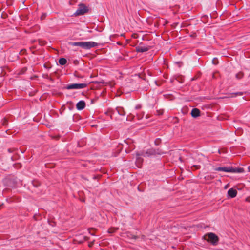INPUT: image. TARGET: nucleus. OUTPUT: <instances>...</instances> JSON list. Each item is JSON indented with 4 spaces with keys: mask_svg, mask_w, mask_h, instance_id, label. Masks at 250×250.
<instances>
[{
    "mask_svg": "<svg viewBox=\"0 0 250 250\" xmlns=\"http://www.w3.org/2000/svg\"><path fill=\"white\" fill-rule=\"evenodd\" d=\"M164 153L162 150L160 149H155L153 148H150L146 149H144L140 151H138L136 153V160L138 162L142 163L143 162V159L141 157H151L153 156L156 155H162Z\"/></svg>",
    "mask_w": 250,
    "mask_h": 250,
    "instance_id": "f257e3e1",
    "label": "nucleus"
},
{
    "mask_svg": "<svg viewBox=\"0 0 250 250\" xmlns=\"http://www.w3.org/2000/svg\"><path fill=\"white\" fill-rule=\"evenodd\" d=\"M99 43L93 41L79 42V47L84 49H90L92 47L97 46Z\"/></svg>",
    "mask_w": 250,
    "mask_h": 250,
    "instance_id": "f03ea898",
    "label": "nucleus"
},
{
    "mask_svg": "<svg viewBox=\"0 0 250 250\" xmlns=\"http://www.w3.org/2000/svg\"><path fill=\"white\" fill-rule=\"evenodd\" d=\"M208 237V241L212 245H216L219 241V237L217 235L213 232H208L206 234Z\"/></svg>",
    "mask_w": 250,
    "mask_h": 250,
    "instance_id": "7ed1b4c3",
    "label": "nucleus"
},
{
    "mask_svg": "<svg viewBox=\"0 0 250 250\" xmlns=\"http://www.w3.org/2000/svg\"><path fill=\"white\" fill-rule=\"evenodd\" d=\"M91 77V76H87L86 78H85L83 83H79V90L89 88L88 85L92 82L90 80Z\"/></svg>",
    "mask_w": 250,
    "mask_h": 250,
    "instance_id": "20e7f679",
    "label": "nucleus"
},
{
    "mask_svg": "<svg viewBox=\"0 0 250 250\" xmlns=\"http://www.w3.org/2000/svg\"><path fill=\"white\" fill-rule=\"evenodd\" d=\"M90 8L84 3H79V15H83L88 13Z\"/></svg>",
    "mask_w": 250,
    "mask_h": 250,
    "instance_id": "39448f33",
    "label": "nucleus"
},
{
    "mask_svg": "<svg viewBox=\"0 0 250 250\" xmlns=\"http://www.w3.org/2000/svg\"><path fill=\"white\" fill-rule=\"evenodd\" d=\"M142 42L140 43L139 46L136 47V50L137 52L143 53L147 51L149 49L148 46H141Z\"/></svg>",
    "mask_w": 250,
    "mask_h": 250,
    "instance_id": "423d86ee",
    "label": "nucleus"
},
{
    "mask_svg": "<svg viewBox=\"0 0 250 250\" xmlns=\"http://www.w3.org/2000/svg\"><path fill=\"white\" fill-rule=\"evenodd\" d=\"M237 192L236 189L231 188L228 191V196L229 198H233L236 196Z\"/></svg>",
    "mask_w": 250,
    "mask_h": 250,
    "instance_id": "0eeeda50",
    "label": "nucleus"
},
{
    "mask_svg": "<svg viewBox=\"0 0 250 250\" xmlns=\"http://www.w3.org/2000/svg\"><path fill=\"white\" fill-rule=\"evenodd\" d=\"M244 172V170L243 168L242 167H230V173H241Z\"/></svg>",
    "mask_w": 250,
    "mask_h": 250,
    "instance_id": "6e6552de",
    "label": "nucleus"
},
{
    "mask_svg": "<svg viewBox=\"0 0 250 250\" xmlns=\"http://www.w3.org/2000/svg\"><path fill=\"white\" fill-rule=\"evenodd\" d=\"M200 110L197 108H193L191 112V115L193 118H196L200 116Z\"/></svg>",
    "mask_w": 250,
    "mask_h": 250,
    "instance_id": "1a4fd4ad",
    "label": "nucleus"
},
{
    "mask_svg": "<svg viewBox=\"0 0 250 250\" xmlns=\"http://www.w3.org/2000/svg\"><path fill=\"white\" fill-rule=\"evenodd\" d=\"M215 170L218 171H223L225 172H230V167H216Z\"/></svg>",
    "mask_w": 250,
    "mask_h": 250,
    "instance_id": "9d476101",
    "label": "nucleus"
},
{
    "mask_svg": "<svg viewBox=\"0 0 250 250\" xmlns=\"http://www.w3.org/2000/svg\"><path fill=\"white\" fill-rule=\"evenodd\" d=\"M66 88L67 89H78V83H73L71 84H68L66 86Z\"/></svg>",
    "mask_w": 250,
    "mask_h": 250,
    "instance_id": "9b49d317",
    "label": "nucleus"
},
{
    "mask_svg": "<svg viewBox=\"0 0 250 250\" xmlns=\"http://www.w3.org/2000/svg\"><path fill=\"white\" fill-rule=\"evenodd\" d=\"M116 111L120 116H125V112L124 111L122 108H119L117 107L116 108Z\"/></svg>",
    "mask_w": 250,
    "mask_h": 250,
    "instance_id": "f8f14e48",
    "label": "nucleus"
},
{
    "mask_svg": "<svg viewBox=\"0 0 250 250\" xmlns=\"http://www.w3.org/2000/svg\"><path fill=\"white\" fill-rule=\"evenodd\" d=\"M85 107V103L83 100L79 101V110L83 109Z\"/></svg>",
    "mask_w": 250,
    "mask_h": 250,
    "instance_id": "ddd939ff",
    "label": "nucleus"
},
{
    "mask_svg": "<svg viewBox=\"0 0 250 250\" xmlns=\"http://www.w3.org/2000/svg\"><path fill=\"white\" fill-rule=\"evenodd\" d=\"M66 62H67L66 59L64 58H60L59 60V63H60V64L62 65L65 64L66 63Z\"/></svg>",
    "mask_w": 250,
    "mask_h": 250,
    "instance_id": "4468645a",
    "label": "nucleus"
},
{
    "mask_svg": "<svg viewBox=\"0 0 250 250\" xmlns=\"http://www.w3.org/2000/svg\"><path fill=\"white\" fill-rule=\"evenodd\" d=\"M244 76V74L242 72H239V73L236 74L235 77L237 79L240 80Z\"/></svg>",
    "mask_w": 250,
    "mask_h": 250,
    "instance_id": "2eb2a0df",
    "label": "nucleus"
},
{
    "mask_svg": "<svg viewBox=\"0 0 250 250\" xmlns=\"http://www.w3.org/2000/svg\"><path fill=\"white\" fill-rule=\"evenodd\" d=\"M89 90V88H86V89H84V90H79V95L81 94L82 95L84 96L87 93V91Z\"/></svg>",
    "mask_w": 250,
    "mask_h": 250,
    "instance_id": "dca6fc26",
    "label": "nucleus"
},
{
    "mask_svg": "<svg viewBox=\"0 0 250 250\" xmlns=\"http://www.w3.org/2000/svg\"><path fill=\"white\" fill-rule=\"evenodd\" d=\"M86 78L85 76L81 75V74L79 73V83H83L84 80H83V79Z\"/></svg>",
    "mask_w": 250,
    "mask_h": 250,
    "instance_id": "f3484780",
    "label": "nucleus"
},
{
    "mask_svg": "<svg viewBox=\"0 0 250 250\" xmlns=\"http://www.w3.org/2000/svg\"><path fill=\"white\" fill-rule=\"evenodd\" d=\"M244 94V92H238L235 93H233L232 94L234 95V97H236L237 96H242ZM231 97H234V96H231Z\"/></svg>",
    "mask_w": 250,
    "mask_h": 250,
    "instance_id": "a211bd4d",
    "label": "nucleus"
},
{
    "mask_svg": "<svg viewBox=\"0 0 250 250\" xmlns=\"http://www.w3.org/2000/svg\"><path fill=\"white\" fill-rule=\"evenodd\" d=\"M161 140L160 138H157L154 141V144L156 146H158L161 143Z\"/></svg>",
    "mask_w": 250,
    "mask_h": 250,
    "instance_id": "6ab92c4d",
    "label": "nucleus"
},
{
    "mask_svg": "<svg viewBox=\"0 0 250 250\" xmlns=\"http://www.w3.org/2000/svg\"><path fill=\"white\" fill-rule=\"evenodd\" d=\"M68 45H70V46H77L78 45V42H68Z\"/></svg>",
    "mask_w": 250,
    "mask_h": 250,
    "instance_id": "aec40b11",
    "label": "nucleus"
},
{
    "mask_svg": "<svg viewBox=\"0 0 250 250\" xmlns=\"http://www.w3.org/2000/svg\"><path fill=\"white\" fill-rule=\"evenodd\" d=\"M2 124L3 125H7V120L6 118H4L2 120Z\"/></svg>",
    "mask_w": 250,
    "mask_h": 250,
    "instance_id": "412c9836",
    "label": "nucleus"
},
{
    "mask_svg": "<svg viewBox=\"0 0 250 250\" xmlns=\"http://www.w3.org/2000/svg\"><path fill=\"white\" fill-rule=\"evenodd\" d=\"M77 2V0H70L69 3L70 5H73Z\"/></svg>",
    "mask_w": 250,
    "mask_h": 250,
    "instance_id": "4be33fe9",
    "label": "nucleus"
},
{
    "mask_svg": "<svg viewBox=\"0 0 250 250\" xmlns=\"http://www.w3.org/2000/svg\"><path fill=\"white\" fill-rule=\"evenodd\" d=\"M142 106L141 104H137L135 106V109L138 110L140 109L141 108Z\"/></svg>",
    "mask_w": 250,
    "mask_h": 250,
    "instance_id": "5701e85b",
    "label": "nucleus"
},
{
    "mask_svg": "<svg viewBox=\"0 0 250 250\" xmlns=\"http://www.w3.org/2000/svg\"><path fill=\"white\" fill-rule=\"evenodd\" d=\"M157 114L159 115H162L163 114V112H164L163 110H157Z\"/></svg>",
    "mask_w": 250,
    "mask_h": 250,
    "instance_id": "b1692460",
    "label": "nucleus"
},
{
    "mask_svg": "<svg viewBox=\"0 0 250 250\" xmlns=\"http://www.w3.org/2000/svg\"><path fill=\"white\" fill-rule=\"evenodd\" d=\"M46 16V14L44 13V14H42V15L41 16V19H44Z\"/></svg>",
    "mask_w": 250,
    "mask_h": 250,
    "instance_id": "393cba45",
    "label": "nucleus"
},
{
    "mask_svg": "<svg viewBox=\"0 0 250 250\" xmlns=\"http://www.w3.org/2000/svg\"><path fill=\"white\" fill-rule=\"evenodd\" d=\"M39 42L42 45H43L46 43V42L44 41H42L41 42H40V41H39Z\"/></svg>",
    "mask_w": 250,
    "mask_h": 250,
    "instance_id": "a878e982",
    "label": "nucleus"
},
{
    "mask_svg": "<svg viewBox=\"0 0 250 250\" xmlns=\"http://www.w3.org/2000/svg\"><path fill=\"white\" fill-rule=\"evenodd\" d=\"M74 14L77 16L78 15V10H77L76 12H75Z\"/></svg>",
    "mask_w": 250,
    "mask_h": 250,
    "instance_id": "bb28decb",
    "label": "nucleus"
},
{
    "mask_svg": "<svg viewBox=\"0 0 250 250\" xmlns=\"http://www.w3.org/2000/svg\"><path fill=\"white\" fill-rule=\"evenodd\" d=\"M78 106H79L78 103H77L76 104V108H77V109H78Z\"/></svg>",
    "mask_w": 250,
    "mask_h": 250,
    "instance_id": "cd10ccee",
    "label": "nucleus"
},
{
    "mask_svg": "<svg viewBox=\"0 0 250 250\" xmlns=\"http://www.w3.org/2000/svg\"><path fill=\"white\" fill-rule=\"evenodd\" d=\"M79 166H80V165H81V166H83V164H82V163H80V162H79Z\"/></svg>",
    "mask_w": 250,
    "mask_h": 250,
    "instance_id": "c85d7f7f",
    "label": "nucleus"
},
{
    "mask_svg": "<svg viewBox=\"0 0 250 250\" xmlns=\"http://www.w3.org/2000/svg\"><path fill=\"white\" fill-rule=\"evenodd\" d=\"M17 165V166H19L20 167H21V164H18Z\"/></svg>",
    "mask_w": 250,
    "mask_h": 250,
    "instance_id": "c756f323",
    "label": "nucleus"
},
{
    "mask_svg": "<svg viewBox=\"0 0 250 250\" xmlns=\"http://www.w3.org/2000/svg\"><path fill=\"white\" fill-rule=\"evenodd\" d=\"M82 65H83V64H83V61H82Z\"/></svg>",
    "mask_w": 250,
    "mask_h": 250,
    "instance_id": "7c9ffc66",
    "label": "nucleus"
},
{
    "mask_svg": "<svg viewBox=\"0 0 250 250\" xmlns=\"http://www.w3.org/2000/svg\"><path fill=\"white\" fill-rule=\"evenodd\" d=\"M2 205H0V208H1V207H2Z\"/></svg>",
    "mask_w": 250,
    "mask_h": 250,
    "instance_id": "2f4dec72",
    "label": "nucleus"
},
{
    "mask_svg": "<svg viewBox=\"0 0 250 250\" xmlns=\"http://www.w3.org/2000/svg\"><path fill=\"white\" fill-rule=\"evenodd\" d=\"M48 164H46V167H48Z\"/></svg>",
    "mask_w": 250,
    "mask_h": 250,
    "instance_id": "473e14b6",
    "label": "nucleus"
},
{
    "mask_svg": "<svg viewBox=\"0 0 250 250\" xmlns=\"http://www.w3.org/2000/svg\"><path fill=\"white\" fill-rule=\"evenodd\" d=\"M81 118H80V117L79 116V120H80Z\"/></svg>",
    "mask_w": 250,
    "mask_h": 250,
    "instance_id": "72a5a7b5",
    "label": "nucleus"
},
{
    "mask_svg": "<svg viewBox=\"0 0 250 250\" xmlns=\"http://www.w3.org/2000/svg\"><path fill=\"white\" fill-rule=\"evenodd\" d=\"M81 242V240H79V243H80Z\"/></svg>",
    "mask_w": 250,
    "mask_h": 250,
    "instance_id": "f704fd0d",
    "label": "nucleus"
}]
</instances>
